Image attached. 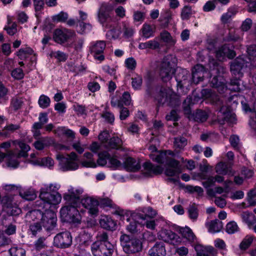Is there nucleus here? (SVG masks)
<instances>
[{"instance_id": "nucleus-1", "label": "nucleus", "mask_w": 256, "mask_h": 256, "mask_svg": "<svg viewBox=\"0 0 256 256\" xmlns=\"http://www.w3.org/2000/svg\"><path fill=\"white\" fill-rule=\"evenodd\" d=\"M148 150L152 152L150 156V158L158 164L167 166L165 174L168 176H177L181 172L179 162L172 158L174 153L170 150L158 152L156 147L150 144Z\"/></svg>"}, {"instance_id": "nucleus-2", "label": "nucleus", "mask_w": 256, "mask_h": 256, "mask_svg": "<svg viewBox=\"0 0 256 256\" xmlns=\"http://www.w3.org/2000/svg\"><path fill=\"white\" fill-rule=\"evenodd\" d=\"M204 98L208 100L212 104L220 106V110L218 113V120L220 124H224L225 122L235 123L236 121V115L232 114L226 110L224 106L223 101L216 92L210 89L204 90L202 91Z\"/></svg>"}, {"instance_id": "nucleus-3", "label": "nucleus", "mask_w": 256, "mask_h": 256, "mask_svg": "<svg viewBox=\"0 0 256 256\" xmlns=\"http://www.w3.org/2000/svg\"><path fill=\"white\" fill-rule=\"evenodd\" d=\"M56 158L59 162L60 168L63 171L76 170L78 167V165L76 162L78 156L74 152L66 155L58 154Z\"/></svg>"}, {"instance_id": "nucleus-4", "label": "nucleus", "mask_w": 256, "mask_h": 256, "mask_svg": "<svg viewBox=\"0 0 256 256\" xmlns=\"http://www.w3.org/2000/svg\"><path fill=\"white\" fill-rule=\"evenodd\" d=\"M172 58L171 56H165L158 66L159 74L164 82L169 81L174 72V66L171 63Z\"/></svg>"}, {"instance_id": "nucleus-5", "label": "nucleus", "mask_w": 256, "mask_h": 256, "mask_svg": "<svg viewBox=\"0 0 256 256\" xmlns=\"http://www.w3.org/2000/svg\"><path fill=\"white\" fill-rule=\"evenodd\" d=\"M52 185L40 190V198L44 204H56L60 202L62 200L60 194L56 192H50Z\"/></svg>"}, {"instance_id": "nucleus-6", "label": "nucleus", "mask_w": 256, "mask_h": 256, "mask_svg": "<svg viewBox=\"0 0 256 256\" xmlns=\"http://www.w3.org/2000/svg\"><path fill=\"white\" fill-rule=\"evenodd\" d=\"M82 192L80 190H74L73 188L69 190L64 194V198L66 200L65 206L63 208L68 209L70 208H78L82 204L80 195Z\"/></svg>"}, {"instance_id": "nucleus-7", "label": "nucleus", "mask_w": 256, "mask_h": 256, "mask_svg": "<svg viewBox=\"0 0 256 256\" xmlns=\"http://www.w3.org/2000/svg\"><path fill=\"white\" fill-rule=\"evenodd\" d=\"M91 250L94 256H112L114 246L111 243L99 245L98 242H94L91 246Z\"/></svg>"}, {"instance_id": "nucleus-8", "label": "nucleus", "mask_w": 256, "mask_h": 256, "mask_svg": "<svg viewBox=\"0 0 256 256\" xmlns=\"http://www.w3.org/2000/svg\"><path fill=\"white\" fill-rule=\"evenodd\" d=\"M76 36L74 30L68 28H57L54 30L53 39L59 44H64Z\"/></svg>"}, {"instance_id": "nucleus-9", "label": "nucleus", "mask_w": 256, "mask_h": 256, "mask_svg": "<svg viewBox=\"0 0 256 256\" xmlns=\"http://www.w3.org/2000/svg\"><path fill=\"white\" fill-rule=\"evenodd\" d=\"M245 56H239L236 58L230 64V71L236 76L240 78L242 76L243 72L249 64Z\"/></svg>"}, {"instance_id": "nucleus-10", "label": "nucleus", "mask_w": 256, "mask_h": 256, "mask_svg": "<svg viewBox=\"0 0 256 256\" xmlns=\"http://www.w3.org/2000/svg\"><path fill=\"white\" fill-rule=\"evenodd\" d=\"M112 8L110 4H102L98 10V22L103 26H108V22L112 20L111 12Z\"/></svg>"}, {"instance_id": "nucleus-11", "label": "nucleus", "mask_w": 256, "mask_h": 256, "mask_svg": "<svg viewBox=\"0 0 256 256\" xmlns=\"http://www.w3.org/2000/svg\"><path fill=\"white\" fill-rule=\"evenodd\" d=\"M106 46V44L104 41H96L90 44L89 50L90 54L94 57V59L101 62L104 60V51Z\"/></svg>"}, {"instance_id": "nucleus-12", "label": "nucleus", "mask_w": 256, "mask_h": 256, "mask_svg": "<svg viewBox=\"0 0 256 256\" xmlns=\"http://www.w3.org/2000/svg\"><path fill=\"white\" fill-rule=\"evenodd\" d=\"M72 243V238L70 232H64L57 234L54 239V244L58 248H66Z\"/></svg>"}, {"instance_id": "nucleus-13", "label": "nucleus", "mask_w": 256, "mask_h": 256, "mask_svg": "<svg viewBox=\"0 0 256 256\" xmlns=\"http://www.w3.org/2000/svg\"><path fill=\"white\" fill-rule=\"evenodd\" d=\"M160 238L164 242L176 246L181 242L180 238L175 232L168 230H162L160 232Z\"/></svg>"}, {"instance_id": "nucleus-14", "label": "nucleus", "mask_w": 256, "mask_h": 256, "mask_svg": "<svg viewBox=\"0 0 256 256\" xmlns=\"http://www.w3.org/2000/svg\"><path fill=\"white\" fill-rule=\"evenodd\" d=\"M62 216L66 218L70 222L80 223V216L77 208H62L60 211Z\"/></svg>"}, {"instance_id": "nucleus-15", "label": "nucleus", "mask_w": 256, "mask_h": 256, "mask_svg": "<svg viewBox=\"0 0 256 256\" xmlns=\"http://www.w3.org/2000/svg\"><path fill=\"white\" fill-rule=\"evenodd\" d=\"M56 220V214L51 210H46L40 224L46 230H51L55 227Z\"/></svg>"}, {"instance_id": "nucleus-16", "label": "nucleus", "mask_w": 256, "mask_h": 256, "mask_svg": "<svg viewBox=\"0 0 256 256\" xmlns=\"http://www.w3.org/2000/svg\"><path fill=\"white\" fill-rule=\"evenodd\" d=\"M82 204L88 210V212L92 216L98 214V206L99 202L96 199L92 197H86L81 200Z\"/></svg>"}, {"instance_id": "nucleus-17", "label": "nucleus", "mask_w": 256, "mask_h": 256, "mask_svg": "<svg viewBox=\"0 0 256 256\" xmlns=\"http://www.w3.org/2000/svg\"><path fill=\"white\" fill-rule=\"evenodd\" d=\"M232 46L229 44H225L220 47L216 52V56L220 60H223L226 57L230 59L233 58L236 55L232 48Z\"/></svg>"}, {"instance_id": "nucleus-18", "label": "nucleus", "mask_w": 256, "mask_h": 256, "mask_svg": "<svg viewBox=\"0 0 256 256\" xmlns=\"http://www.w3.org/2000/svg\"><path fill=\"white\" fill-rule=\"evenodd\" d=\"M142 249L141 241L136 238H132L131 241L124 246V250L127 254H133L140 251Z\"/></svg>"}, {"instance_id": "nucleus-19", "label": "nucleus", "mask_w": 256, "mask_h": 256, "mask_svg": "<svg viewBox=\"0 0 256 256\" xmlns=\"http://www.w3.org/2000/svg\"><path fill=\"white\" fill-rule=\"evenodd\" d=\"M206 72L205 68L202 64H196L194 68L192 73V82L197 84L200 82L202 81L204 74Z\"/></svg>"}, {"instance_id": "nucleus-20", "label": "nucleus", "mask_w": 256, "mask_h": 256, "mask_svg": "<svg viewBox=\"0 0 256 256\" xmlns=\"http://www.w3.org/2000/svg\"><path fill=\"white\" fill-rule=\"evenodd\" d=\"M150 256H164L166 250L163 242H156L148 252Z\"/></svg>"}, {"instance_id": "nucleus-21", "label": "nucleus", "mask_w": 256, "mask_h": 256, "mask_svg": "<svg viewBox=\"0 0 256 256\" xmlns=\"http://www.w3.org/2000/svg\"><path fill=\"white\" fill-rule=\"evenodd\" d=\"M54 142V140L52 138L44 137L36 141L34 144V146L36 150H42L45 147L52 145Z\"/></svg>"}, {"instance_id": "nucleus-22", "label": "nucleus", "mask_w": 256, "mask_h": 256, "mask_svg": "<svg viewBox=\"0 0 256 256\" xmlns=\"http://www.w3.org/2000/svg\"><path fill=\"white\" fill-rule=\"evenodd\" d=\"M126 168L131 172H135L140 168V165L134 158L131 157L128 158L124 162Z\"/></svg>"}, {"instance_id": "nucleus-23", "label": "nucleus", "mask_w": 256, "mask_h": 256, "mask_svg": "<svg viewBox=\"0 0 256 256\" xmlns=\"http://www.w3.org/2000/svg\"><path fill=\"white\" fill-rule=\"evenodd\" d=\"M158 38H156L153 40H148L145 42H141L138 45L140 49H146L150 48L152 50H156L160 48V44L158 42Z\"/></svg>"}, {"instance_id": "nucleus-24", "label": "nucleus", "mask_w": 256, "mask_h": 256, "mask_svg": "<svg viewBox=\"0 0 256 256\" xmlns=\"http://www.w3.org/2000/svg\"><path fill=\"white\" fill-rule=\"evenodd\" d=\"M44 216V212L40 210H34L28 212L26 214V218L28 220H31L33 221L37 220L41 222Z\"/></svg>"}, {"instance_id": "nucleus-25", "label": "nucleus", "mask_w": 256, "mask_h": 256, "mask_svg": "<svg viewBox=\"0 0 256 256\" xmlns=\"http://www.w3.org/2000/svg\"><path fill=\"white\" fill-rule=\"evenodd\" d=\"M122 142L118 136H113L109 139L106 144L104 146L107 148L119 149L122 148Z\"/></svg>"}, {"instance_id": "nucleus-26", "label": "nucleus", "mask_w": 256, "mask_h": 256, "mask_svg": "<svg viewBox=\"0 0 256 256\" xmlns=\"http://www.w3.org/2000/svg\"><path fill=\"white\" fill-rule=\"evenodd\" d=\"M206 226L209 232L212 233L220 232L223 227L222 222L218 220H211Z\"/></svg>"}, {"instance_id": "nucleus-27", "label": "nucleus", "mask_w": 256, "mask_h": 256, "mask_svg": "<svg viewBox=\"0 0 256 256\" xmlns=\"http://www.w3.org/2000/svg\"><path fill=\"white\" fill-rule=\"evenodd\" d=\"M141 31L142 36L145 38H148L154 36L156 31V26L154 25L144 24L142 26Z\"/></svg>"}, {"instance_id": "nucleus-28", "label": "nucleus", "mask_w": 256, "mask_h": 256, "mask_svg": "<svg viewBox=\"0 0 256 256\" xmlns=\"http://www.w3.org/2000/svg\"><path fill=\"white\" fill-rule=\"evenodd\" d=\"M100 224L102 228L110 230H112L115 226L114 220L110 217L106 216L102 217Z\"/></svg>"}, {"instance_id": "nucleus-29", "label": "nucleus", "mask_w": 256, "mask_h": 256, "mask_svg": "<svg viewBox=\"0 0 256 256\" xmlns=\"http://www.w3.org/2000/svg\"><path fill=\"white\" fill-rule=\"evenodd\" d=\"M215 169L218 174L226 175L230 172L231 166L228 163L221 162L216 165Z\"/></svg>"}, {"instance_id": "nucleus-30", "label": "nucleus", "mask_w": 256, "mask_h": 256, "mask_svg": "<svg viewBox=\"0 0 256 256\" xmlns=\"http://www.w3.org/2000/svg\"><path fill=\"white\" fill-rule=\"evenodd\" d=\"M92 235L88 230H84L79 235L80 245L88 246L91 242Z\"/></svg>"}, {"instance_id": "nucleus-31", "label": "nucleus", "mask_w": 256, "mask_h": 256, "mask_svg": "<svg viewBox=\"0 0 256 256\" xmlns=\"http://www.w3.org/2000/svg\"><path fill=\"white\" fill-rule=\"evenodd\" d=\"M32 162L34 164L46 166L49 168L52 166L54 164V160L50 157L39 158L32 160Z\"/></svg>"}, {"instance_id": "nucleus-32", "label": "nucleus", "mask_w": 256, "mask_h": 256, "mask_svg": "<svg viewBox=\"0 0 256 256\" xmlns=\"http://www.w3.org/2000/svg\"><path fill=\"white\" fill-rule=\"evenodd\" d=\"M144 214H139L138 216L142 220H146L147 218H153L156 215V212L151 207L145 208L143 209Z\"/></svg>"}, {"instance_id": "nucleus-33", "label": "nucleus", "mask_w": 256, "mask_h": 256, "mask_svg": "<svg viewBox=\"0 0 256 256\" xmlns=\"http://www.w3.org/2000/svg\"><path fill=\"white\" fill-rule=\"evenodd\" d=\"M180 232L182 236L189 242H193L196 238V237L192 230L188 227H185L181 228L180 230Z\"/></svg>"}, {"instance_id": "nucleus-34", "label": "nucleus", "mask_w": 256, "mask_h": 256, "mask_svg": "<svg viewBox=\"0 0 256 256\" xmlns=\"http://www.w3.org/2000/svg\"><path fill=\"white\" fill-rule=\"evenodd\" d=\"M145 170L150 171L155 174H161L163 168L160 166H154L150 162H146L144 164Z\"/></svg>"}, {"instance_id": "nucleus-35", "label": "nucleus", "mask_w": 256, "mask_h": 256, "mask_svg": "<svg viewBox=\"0 0 256 256\" xmlns=\"http://www.w3.org/2000/svg\"><path fill=\"white\" fill-rule=\"evenodd\" d=\"M154 98L159 104H164L168 102V94L164 88H160L158 94L154 96Z\"/></svg>"}, {"instance_id": "nucleus-36", "label": "nucleus", "mask_w": 256, "mask_h": 256, "mask_svg": "<svg viewBox=\"0 0 256 256\" xmlns=\"http://www.w3.org/2000/svg\"><path fill=\"white\" fill-rule=\"evenodd\" d=\"M19 194L22 198L28 200H32L36 196L35 192L32 190L20 191Z\"/></svg>"}, {"instance_id": "nucleus-37", "label": "nucleus", "mask_w": 256, "mask_h": 256, "mask_svg": "<svg viewBox=\"0 0 256 256\" xmlns=\"http://www.w3.org/2000/svg\"><path fill=\"white\" fill-rule=\"evenodd\" d=\"M122 30L124 32V35L126 38L132 36L134 33V28L130 26V24L126 22H122Z\"/></svg>"}, {"instance_id": "nucleus-38", "label": "nucleus", "mask_w": 256, "mask_h": 256, "mask_svg": "<svg viewBox=\"0 0 256 256\" xmlns=\"http://www.w3.org/2000/svg\"><path fill=\"white\" fill-rule=\"evenodd\" d=\"M98 164L100 166H104L107 164L110 158V154L108 152H100L98 154Z\"/></svg>"}, {"instance_id": "nucleus-39", "label": "nucleus", "mask_w": 256, "mask_h": 256, "mask_svg": "<svg viewBox=\"0 0 256 256\" xmlns=\"http://www.w3.org/2000/svg\"><path fill=\"white\" fill-rule=\"evenodd\" d=\"M208 118L207 113L202 110H197L194 114V118L197 122H204Z\"/></svg>"}, {"instance_id": "nucleus-40", "label": "nucleus", "mask_w": 256, "mask_h": 256, "mask_svg": "<svg viewBox=\"0 0 256 256\" xmlns=\"http://www.w3.org/2000/svg\"><path fill=\"white\" fill-rule=\"evenodd\" d=\"M240 230V228L236 222L234 221H231L228 222L226 226V231L229 234H234Z\"/></svg>"}, {"instance_id": "nucleus-41", "label": "nucleus", "mask_w": 256, "mask_h": 256, "mask_svg": "<svg viewBox=\"0 0 256 256\" xmlns=\"http://www.w3.org/2000/svg\"><path fill=\"white\" fill-rule=\"evenodd\" d=\"M0 204L2 205L3 208L6 211L8 210L11 209L12 208V199L8 196H4L0 198Z\"/></svg>"}, {"instance_id": "nucleus-42", "label": "nucleus", "mask_w": 256, "mask_h": 256, "mask_svg": "<svg viewBox=\"0 0 256 256\" xmlns=\"http://www.w3.org/2000/svg\"><path fill=\"white\" fill-rule=\"evenodd\" d=\"M23 104L22 98L19 97H14L11 100L10 106L14 110L20 108Z\"/></svg>"}, {"instance_id": "nucleus-43", "label": "nucleus", "mask_w": 256, "mask_h": 256, "mask_svg": "<svg viewBox=\"0 0 256 256\" xmlns=\"http://www.w3.org/2000/svg\"><path fill=\"white\" fill-rule=\"evenodd\" d=\"M254 240V236H246L240 244V248L242 250H246L250 246Z\"/></svg>"}, {"instance_id": "nucleus-44", "label": "nucleus", "mask_w": 256, "mask_h": 256, "mask_svg": "<svg viewBox=\"0 0 256 256\" xmlns=\"http://www.w3.org/2000/svg\"><path fill=\"white\" fill-rule=\"evenodd\" d=\"M12 143L14 145H16V148H18L17 146L20 148L23 152V156H26V153L30 150V147L28 145L22 142H19L18 140H14Z\"/></svg>"}, {"instance_id": "nucleus-45", "label": "nucleus", "mask_w": 256, "mask_h": 256, "mask_svg": "<svg viewBox=\"0 0 256 256\" xmlns=\"http://www.w3.org/2000/svg\"><path fill=\"white\" fill-rule=\"evenodd\" d=\"M171 106H176L180 104V96L175 93L172 92L168 94V102Z\"/></svg>"}, {"instance_id": "nucleus-46", "label": "nucleus", "mask_w": 256, "mask_h": 256, "mask_svg": "<svg viewBox=\"0 0 256 256\" xmlns=\"http://www.w3.org/2000/svg\"><path fill=\"white\" fill-rule=\"evenodd\" d=\"M10 256H26V250L18 247H12L9 250Z\"/></svg>"}, {"instance_id": "nucleus-47", "label": "nucleus", "mask_w": 256, "mask_h": 256, "mask_svg": "<svg viewBox=\"0 0 256 256\" xmlns=\"http://www.w3.org/2000/svg\"><path fill=\"white\" fill-rule=\"evenodd\" d=\"M160 39L164 42L170 44L174 43V41L171 36L170 33L168 31L164 30L162 32L160 33Z\"/></svg>"}, {"instance_id": "nucleus-48", "label": "nucleus", "mask_w": 256, "mask_h": 256, "mask_svg": "<svg viewBox=\"0 0 256 256\" xmlns=\"http://www.w3.org/2000/svg\"><path fill=\"white\" fill-rule=\"evenodd\" d=\"M189 217L193 220H196L198 216V208L196 204H192L190 205L188 209Z\"/></svg>"}, {"instance_id": "nucleus-49", "label": "nucleus", "mask_w": 256, "mask_h": 256, "mask_svg": "<svg viewBox=\"0 0 256 256\" xmlns=\"http://www.w3.org/2000/svg\"><path fill=\"white\" fill-rule=\"evenodd\" d=\"M97 240L95 242H98L99 245L106 244L107 243H110L108 240V236L106 232H102L98 234L96 236Z\"/></svg>"}, {"instance_id": "nucleus-50", "label": "nucleus", "mask_w": 256, "mask_h": 256, "mask_svg": "<svg viewBox=\"0 0 256 256\" xmlns=\"http://www.w3.org/2000/svg\"><path fill=\"white\" fill-rule=\"evenodd\" d=\"M187 144V140L182 136H178L174 138V145L175 147L182 148Z\"/></svg>"}, {"instance_id": "nucleus-51", "label": "nucleus", "mask_w": 256, "mask_h": 256, "mask_svg": "<svg viewBox=\"0 0 256 256\" xmlns=\"http://www.w3.org/2000/svg\"><path fill=\"white\" fill-rule=\"evenodd\" d=\"M46 238L44 237H40L34 244V246L36 250H40L48 247L46 242Z\"/></svg>"}, {"instance_id": "nucleus-52", "label": "nucleus", "mask_w": 256, "mask_h": 256, "mask_svg": "<svg viewBox=\"0 0 256 256\" xmlns=\"http://www.w3.org/2000/svg\"><path fill=\"white\" fill-rule=\"evenodd\" d=\"M50 102V98L45 96V95H42L40 96L39 100H38V104L40 108H48Z\"/></svg>"}, {"instance_id": "nucleus-53", "label": "nucleus", "mask_w": 256, "mask_h": 256, "mask_svg": "<svg viewBox=\"0 0 256 256\" xmlns=\"http://www.w3.org/2000/svg\"><path fill=\"white\" fill-rule=\"evenodd\" d=\"M33 4L36 12V16H38L39 12H41L44 7V2L43 0H32Z\"/></svg>"}, {"instance_id": "nucleus-54", "label": "nucleus", "mask_w": 256, "mask_h": 256, "mask_svg": "<svg viewBox=\"0 0 256 256\" xmlns=\"http://www.w3.org/2000/svg\"><path fill=\"white\" fill-rule=\"evenodd\" d=\"M80 27V33L84 34L92 28V26L88 22H80L78 23Z\"/></svg>"}, {"instance_id": "nucleus-55", "label": "nucleus", "mask_w": 256, "mask_h": 256, "mask_svg": "<svg viewBox=\"0 0 256 256\" xmlns=\"http://www.w3.org/2000/svg\"><path fill=\"white\" fill-rule=\"evenodd\" d=\"M192 14L191 6H186L182 10L181 18L182 20H188Z\"/></svg>"}, {"instance_id": "nucleus-56", "label": "nucleus", "mask_w": 256, "mask_h": 256, "mask_svg": "<svg viewBox=\"0 0 256 256\" xmlns=\"http://www.w3.org/2000/svg\"><path fill=\"white\" fill-rule=\"evenodd\" d=\"M126 68L131 70H134L136 66V62L133 58H126L124 62Z\"/></svg>"}, {"instance_id": "nucleus-57", "label": "nucleus", "mask_w": 256, "mask_h": 256, "mask_svg": "<svg viewBox=\"0 0 256 256\" xmlns=\"http://www.w3.org/2000/svg\"><path fill=\"white\" fill-rule=\"evenodd\" d=\"M132 86L134 89H139L142 84V79L140 76L137 75L134 78H132Z\"/></svg>"}, {"instance_id": "nucleus-58", "label": "nucleus", "mask_w": 256, "mask_h": 256, "mask_svg": "<svg viewBox=\"0 0 256 256\" xmlns=\"http://www.w3.org/2000/svg\"><path fill=\"white\" fill-rule=\"evenodd\" d=\"M248 53L249 56L248 60L251 62H256V46H250L248 48ZM256 66V64H254Z\"/></svg>"}, {"instance_id": "nucleus-59", "label": "nucleus", "mask_w": 256, "mask_h": 256, "mask_svg": "<svg viewBox=\"0 0 256 256\" xmlns=\"http://www.w3.org/2000/svg\"><path fill=\"white\" fill-rule=\"evenodd\" d=\"M68 18V14L66 12H62L54 16L52 20L56 22H64Z\"/></svg>"}, {"instance_id": "nucleus-60", "label": "nucleus", "mask_w": 256, "mask_h": 256, "mask_svg": "<svg viewBox=\"0 0 256 256\" xmlns=\"http://www.w3.org/2000/svg\"><path fill=\"white\" fill-rule=\"evenodd\" d=\"M116 16L119 20L122 19L126 16V10L125 8L120 6H119L114 9Z\"/></svg>"}, {"instance_id": "nucleus-61", "label": "nucleus", "mask_w": 256, "mask_h": 256, "mask_svg": "<svg viewBox=\"0 0 256 256\" xmlns=\"http://www.w3.org/2000/svg\"><path fill=\"white\" fill-rule=\"evenodd\" d=\"M11 75L16 80H21L24 77V73L22 68H16L12 71Z\"/></svg>"}, {"instance_id": "nucleus-62", "label": "nucleus", "mask_w": 256, "mask_h": 256, "mask_svg": "<svg viewBox=\"0 0 256 256\" xmlns=\"http://www.w3.org/2000/svg\"><path fill=\"white\" fill-rule=\"evenodd\" d=\"M33 52V50L30 48H21L18 52V56L20 58L23 59L26 57V54H31Z\"/></svg>"}, {"instance_id": "nucleus-63", "label": "nucleus", "mask_w": 256, "mask_h": 256, "mask_svg": "<svg viewBox=\"0 0 256 256\" xmlns=\"http://www.w3.org/2000/svg\"><path fill=\"white\" fill-rule=\"evenodd\" d=\"M40 223V222H36L30 224V229L32 235L36 236V234L42 230V226Z\"/></svg>"}, {"instance_id": "nucleus-64", "label": "nucleus", "mask_w": 256, "mask_h": 256, "mask_svg": "<svg viewBox=\"0 0 256 256\" xmlns=\"http://www.w3.org/2000/svg\"><path fill=\"white\" fill-rule=\"evenodd\" d=\"M121 103L125 106H129L131 102V97L128 92H124L120 98Z\"/></svg>"}]
</instances>
